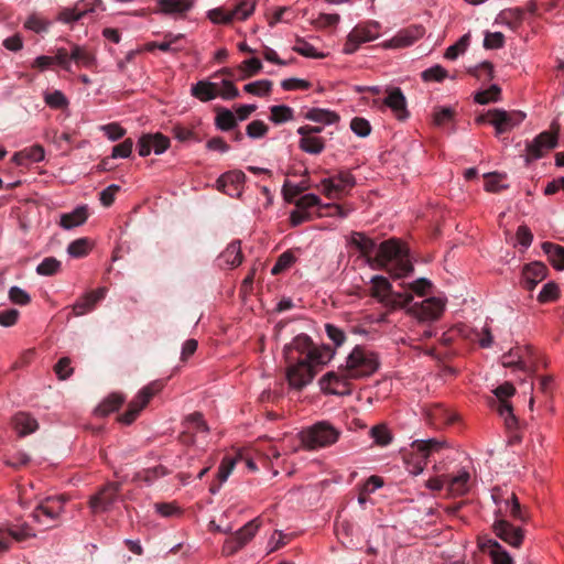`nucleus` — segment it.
I'll return each mask as SVG.
<instances>
[{"label":"nucleus","instance_id":"f257e3e1","mask_svg":"<svg viewBox=\"0 0 564 564\" xmlns=\"http://www.w3.org/2000/svg\"><path fill=\"white\" fill-rule=\"evenodd\" d=\"M350 245L367 258L372 269L384 270L392 278L400 279L413 272L409 249L399 239H389L377 246L376 241L361 232H352Z\"/></svg>","mask_w":564,"mask_h":564},{"label":"nucleus","instance_id":"f03ea898","mask_svg":"<svg viewBox=\"0 0 564 564\" xmlns=\"http://www.w3.org/2000/svg\"><path fill=\"white\" fill-rule=\"evenodd\" d=\"M333 350L327 347H316L311 337L300 334L283 348L285 362L311 361L313 364H327L333 358Z\"/></svg>","mask_w":564,"mask_h":564},{"label":"nucleus","instance_id":"7ed1b4c3","mask_svg":"<svg viewBox=\"0 0 564 564\" xmlns=\"http://www.w3.org/2000/svg\"><path fill=\"white\" fill-rule=\"evenodd\" d=\"M379 367L377 355L360 346H356L346 359L344 375L346 378L357 380L371 376Z\"/></svg>","mask_w":564,"mask_h":564},{"label":"nucleus","instance_id":"20e7f679","mask_svg":"<svg viewBox=\"0 0 564 564\" xmlns=\"http://www.w3.org/2000/svg\"><path fill=\"white\" fill-rule=\"evenodd\" d=\"M339 435V430L334 425L329 422L321 421L303 430L300 433V438L306 448L317 449L333 445L337 442Z\"/></svg>","mask_w":564,"mask_h":564},{"label":"nucleus","instance_id":"39448f33","mask_svg":"<svg viewBox=\"0 0 564 564\" xmlns=\"http://www.w3.org/2000/svg\"><path fill=\"white\" fill-rule=\"evenodd\" d=\"M525 118V113L519 110L506 111L503 109H491L476 118L477 123L489 122L495 127L496 134L500 135L511 131Z\"/></svg>","mask_w":564,"mask_h":564},{"label":"nucleus","instance_id":"423d86ee","mask_svg":"<svg viewBox=\"0 0 564 564\" xmlns=\"http://www.w3.org/2000/svg\"><path fill=\"white\" fill-rule=\"evenodd\" d=\"M286 380L289 386L297 391L310 384L318 371V367L325 364H313L311 361L286 362Z\"/></svg>","mask_w":564,"mask_h":564},{"label":"nucleus","instance_id":"0eeeda50","mask_svg":"<svg viewBox=\"0 0 564 564\" xmlns=\"http://www.w3.org/2000/svg\"><path fill=\"white\" fill-rule=\"evenodd\" d=\"M445 445V442L431 438V440H416L411 444V455H416V462L413 464L412 468L410 469V473L414 475L421 474L426 464L430 455L434 452H438L442 449Z\"/></svg>","mask_w":564,"mask_h":564},{"label":"nucleus","instance_id":"6e6552de","mask_svg":"<svg viewBox=\"0 0 564 564\" xmlns=\"http://www.w3.org/2000/svg\"><path fill=\"white\" fill-rule=\"evenodd\" d=\"M494 393L497 397V411L505 419L507 429H516L518 426V420L513 414L512 405L508 401V399L516 393V388L512 383L505 382L498 386L494 390Z\"/></svg>","mask_w":564,"mask_h":564},{"label":"nucleus","instance_id":"1a4fd4ad","mask_svg":"<svg viewBox=\"0 0 564 564\" xmlns=\"http://www.w3.org/2000/svg\"><path fill=\"white\" fill-rule=\"evenodd\" d=\"M121 490L120 482H107L88 501L93 513L106 512L117 501Z\"/></svg>","mask_w":564,"mask_h":564},{"label":"nucleus","instance_id":"9d476101","mask_svg":"<svg viewBox=\"0 0 564 564\" xmlns=\"http://www.w3.org/2000/svg\"><path fill=\"white\" fill-rule=\"evenodd\" d=\"M379 26L378 22H369L365 25L355 26L348 34L344 53L354 54L360 44L376 40L379 35Z\"/></svg>","mask_w":564,"mask_h":564},{"label":"nucleus","instance_id":"9b49d317","mask_svg":"<svg viewBox=\"0 0 564 564\" xmlns=\"http://www.w3.org/2000/svg\"><path fill=\"white\" fill-rule=\"evenodd\" d=\"M260 527L259 520L253 519L229 536L223 546V553L230 556L242 549L257 533Z\"/></svg>","mask_w":564,"mask_h":564},{"label":"nucleus","instance_id":"f8f14e48","mask_svg":"<svg viewBox=\"0 0 564 564\" xmlns=\"http://www.w3.org/2000/svg\"><path fill=\"white\" fill-rule=\"evenodd\" d=\"M159 390L160 387L156 383H151L141 389L129 403L127 411L119 417V421L127 425L131 424Z\"/></svg>","mask_w":564,"mask_h":564},{"label":"nucleus","instance_id":"ddd939ff","mask_svg":"<svg viewBox=\"0 0 564 564\" xmlns=\"http://www.w3.org/2000/svg\"><path fill=\"white\" fill-rule=\"evenodd\" d=\"M355 184L354 175L347 171H341L337 175L322 181L324 194L328 198H336L338 194L352 188Z\"/></svg>","mask_w":564,"mask_h":564},{"label":"nucleus","instance_id":"4468645a","mask_svg":"<svg viewBox=\"0 0 564 564\" xmlns=\"http://www.w3.org/2000/svg\"><path fill=\"white\" fill-rule=\"evenodd\" d=\"M350 378H346L344 375V366L339 367L338 371H329L324 375L319 380L321 389L330 394H348L350 392L348 381Z\"/></svg>","mask_w":564,"mask_h":564},{"label":"nucleus","instance_id":"2eb2a0df","mask_svg":"<svg viewBox=\"0 0 564 564\" xmlns=\"http://www.w3.org/2000/svg\"><path fill=\"white\" fill-rule=\"evenodd\" d=\"M170 147V139L164 134L144 133L138 140V151L141 156H148L152 151L162 154Z\"/></svg>","mask_w":564,"mask_h":564},{"label":"nucleus","instance_id":"dca6fc26","mask_svg":"<svg viewBox=\"0 0 564 564\" xmlns=\"http://www.w3.org/2000/svg\"><path fill=\"white\" fill-rule=\"evenodd\" d=\"M557 145V134L543 131L527 144L528 160H538Z\"/></svg>","mask_w":564,"mask_h":564},{"label":"nucleus","instance_id":"f3484780","mask_svg":"<svg viewBox=\"0 0 564 564\" xmlns=\"http://www.w3.org/2000/svg\"><path fill=\"white\" fill-rule=\"evenodd\" d=\"M494 532L498 538L513 547L522 544L524 532L521 528L514 527L503 519L496 520L492 525Z\"/></svg>","mask_w":564,"mask_h":564},{"label":"nucleus","instance_id":"a211bd4d","mask_svg":"<svg viewBox=\"0 0 564 564\" xmlns=\"http://www.w3.org/2000/svg\"><path fill=\"white\" fill-rule=\"evenodd\" d=\"M425 33V29L422 25H411L409 28L400 30L391 40L386 44V47H406L412 45L415 41L421 39Z\"/></svg>","mask_w":564,"mask_h":564},{"label":"nucleus","instance_id":"6ab92c4d","mask_svg":"<svg viewBox=\"0 0 564 564\" xmlns=\"http://www.w3.org/2000/svg\"><path fill=\"white\" fill-rule=\"evenodd\" d=\"M445 303L443 300L430 297L422 301L421 304H415L413 311L422 321H435L442 315Z\"/></svg>","mask_w":564,"mask_h":564},{"label":"nucleus","instance_id":"aec40b11","mask_svg":"<svg viewBox=\"0 0 564 564\" xmlns=\"http://www.w3.org/2000/svg\"><path fill=\"white\" fill-rule=\"evenodd\" d=\"M547 268L541 262L527 264L522 271V285L528 291L534 288L545 279Z\"/></svg>","mask_w":564,"mask_h":564},{"label":"nucleus","instance_id":"412c9836","mask_svg":"<svg viewBox=\"0 0 564 564\" xmlns=\"http://www.w3.org/2000/svg\"><path fill=\"white\" fill-rule=\"evenodd\" d=\"M387 97L383 100V104L389 107L398 119L403 120L409 117V111L406 109V99L399 87H394L391 89H387Z\"/></svg>","mask_w":564,"mask_h":564},{"label":"nucleus","instance_id":"4be33fe9","mask_svg":"<svg viewBox=\"0 0 564 564\" xmlns=\"http://www.w3.org/2000/svg\"><path fill=\"white\" fill-rule=\"evenodd\" d=\"M106 292V288H99L96 291L86 293L73 305L74 314L80 316L91 311L96 303L105 297Z\"/></svg>","mask_w":564,"mask_h":564},{"label":"nucleus","instance_id":"5701e85b","mask_svg":"<svg viewBox=\"0 0 564 564\" xmlns=\"http://www.w3.org/2000/svg\"><path fill=\"white\" fill-rule=\"evenodd\" d=\"M370 294L372 297L377 299L378 302L387 305L392 294L391 283L382 275L372 276Z\"/></svg>","mask_w":564,"mask_h":564},{"label":"nucleus","instance_id":"b1692460","mask_svg":"<svg viewBox=\"0 0 564 564\" xmlns=\"http://www.w3.org/2000/svg\"><path fill=\"white\" fill-rule=\"evenodd\" d=\"M29 536L30 533L23 530L0 528V553L8 552L13 541L21 542L26 540Z\"/></svg>","mask_w":564,"mask_h":564},{"label":"nucleus","instance_id":"393cba45","mask_svg":"<svg viewBox=\"0 0 564 564\" xmlns=\"http://www.w3.org/2000/svg\"><path fill=\"white\" fill-rule=\"evenodd\" d=\"M524 18V11L519 8L502 10L496 18L497 24L507 25L511 30H517Z\"/></svg>","mask_w":564,"mask_h":564},{"label":"nucleus","instance_id":"a878e982","mask_svg":"<svg viewBox=\"0 0 564 564\" xmlns=\"http://www.w3.org/2000/svg\"><path fill=\"white\" fill-rule=\"evenodd\" d=\"M13 427L18 432L20 436H25L28 434H31L37 430V422L34 417L26 413H18L14 415L13 420Z\"/></svg>","mask_w":564,"mask_h":564},{"label":"nucleus","instance_id":"bb28decb","mask_svg":"<svg viewBox=\"0 0 564 564\" xmlns=\"http://www.w3.org/2000/svg\"><path fill=\"white\" fill-rule=\"evenodd\" d=\"M192 95L202 101L213 100L218 95V84L199 80L192 86Z\"/></svg>","mask_w":564,"mask_h":564},{"label":"nucleus","instance_id":"cd10ccee","mask_svg":"<svg viewBox=\"0 0 564 564\" xmlns=\"http://www.w3.org/2000/svg\"><path fill=\"white\" fill-rule=\"evenodd\" d=\"M427 419L432 425L440 427L454 421V414L444 406L436 404L426 412Z\"/></svg>","mask_w":564,"mask_h":564},{"label":"nucleus","instance_id":"c85d7f7f","mask_svg":"<svg viewBox=\"0 0 564 564\" xmlns=\"http://www.w3.org/2000/svg\"><path fill=\"white\" fill-rule=\"evenodd\" d=\"M88 12H94V9L89 8L86 0H80L74 8L63 10L59 13V20L66 23L75 22L80 20Z\"/></svg>","mask_w":564,"mask_h":564},{"label":"nucleus","instance_id":"c756f323","mask_svg":"<svg viewBox=\"0 0 564 564\" xmlns=\"http://www.w3.org/2000/svg\"><path fill=\"white\" fill-rule=\"evenodd\" d=\"M88 217V212L85 206L77 207L72 213L63 214L61 217V226L65 229H70L83 225Z\"/></svg>","mask_w":564,"mask_h":564},{"label":"nucleus","instance_id":"7c9ffc66","mask_svg":"<svg viewBox=\"0 0 564 564\" xmlns=\"http://www.w3.org/2000/svg\"><path fill=\"white\" fill-rule=\"evenodd\" d=\"M542 249L555 269L564 270V247L545 241L542 243Z\"/></svg>","mask_w":564,"mask_h":564},{"label":"nucleus","instance_id":"2f4dec72","mask_svg":"<svg viewBox=\"0 0 564 564\" xmlns=\"http://www.w3.org/2000/svg\"><path fill=\"white\" fill-rule=\"evenodd\" d=\"M70 58L78 66L91 68L96 64L95 55L85 46L74 44L70 51Z\"/></svg>","mask_w":564,"mask_h":564},{"label":"nucleus","instance_id":"473e14b6","mask_svg":"<svg viewBox=\"0 0 564 564\" xmlns=\"http://www.w3.org/2000/svg\"><path fill=\"white\" fill-rule=\"evenodd\" d=\"M470 479V475L468 471L463 470L457 476L451 477L448 479L447 489L449 494L453 496H463L468 489V481Z\"/></svg>","mask_w":564,"mask_h":564},{"label":"nucleus","instance_id":"72a5a7b5","mask_svg":"<svg viewBox=\"0 0 564 564\" xmlns=\"http://www.w3.org/2000/svg\"><path fill=\"white\" fill-rule=\"evenodd\" d=\"M219 258L231 268L240 265L242 262L240 242L232 241L231 243H229L225 251L221 252Z\"/></svg>","mask_w":564,"mask_h":564},{"label":"nucleus","instance_id":"f704fd0d","mask_svg":"<svg viewBox=\"0 0 564 564\" xmlns=\"http://www.w3.org/2000/svg\"><path fill=\"white\" fill-rule=\"evenodd\" d=\"M169 471L166 467L159 465L152 468H147L141 471H138L133 476V481H143L147 485H152L156 479L167 475Z\"/></svg>","mask_w":564,"mask_h":564},{"label":"nucleus","instance_id":"c9c22d12","mask_svg":"<svg viewBox=\"0 0 564 564\" xmlns=\"http://www.w3.org/2000/svg\"><path fill=\"white\" fill-rule=\"evenodd\" d=\"M123 401L124 399L121 394L112 393L97 406L96 413L98 415L106 416L111 412L117 411Z\"/></svg>","mask_w":564,"mask_h":564},{"label":"nucleus","instance_id":"e433bc0d","mask_svg":"<svg viewBox=\"0 0 564 564\" xmlns=\"http://www.w3.org/2000/svg\"><path fill=\"white\" fill-rule=\"evenodd\" d=\"M305 118L311 121L323 122L327 124L335 123L339 120V116L337 113L321 108L311 109L306 112Z\"/></svg>","mask_w":564,"mask_h":564},{"label":"nucleus","instance_id":"4c0bfd02","mask_svg":"<svg viewBox=\"0 0 564 564\" xmlns=\"http://www.w3.org/2000/svg\"><path fill=\"white\" fill-rule=\"evenodd\" d=\"M235 465H236V458L230 457V456H225L223 458L220 466L218 468V473H217L218 486H217V488L214 486L210 487V491L213 494H215L216 490L228 479L229 475L231 474V471L235 468Z\"/></svg>","mask_w":564,"mask_h":564},{"label":"nucleus","instance_id":"58836bf2","mask_svg":"<svg viewBox=\"0 0 564 564\" xmlns=\"http://www.w3.org/2000/svg\"><path fill=\"white\" fill-rule=\"evenodd\" d=\"M246 181V175L240 170H234L221 174V182H226L236 196L240 195V187Z\"/></svg>","mask_w":564,"mask_h":564},{"label":"nucleus","instance_id":"ea45409f","mask_svg":"<svg viewBox=\"0 0 564 564\" xmlns=\"http://www.w3.org/2000/svg\"><path fill=\"white\" fill-rule=\"evenodd\" d=\"M299 147L306 153L319 154L324 151L325 142L318 137H302Z\"/></svg>","mask_w":564,"mask_h":564},{"label":"nucleus","instance_id":"a19ab883","mask_svg":"<svg viewBox=\"0 0 564 564\" xmlns=\"http://www.w3.org/2000/svg\"><path fill=\"white\" fill-rule=\"evenodd\" d=\"M256 8L254 0H240L232 10H230L232 20H247Z\"/></svg>","mask_w":564,"mask_h":564},{"label":"nucleus","instance_id":"79ce46f5","mask_svg":"<svg viewBox=\"0 0 564 564\" xmlns=\"http://www.w3.org/2000/svg\"><path fill=\"white\" fill-rule=\"evenodd\" d=\"M215 124L223 131H229L237 126V118L229 109L221 108L216 116Z\"/></svg>","mask_w":564,"mask_h":564},{"label":"nucleus","instance_id":"37998d69","mask_svg":"<svg viewBox=\"0 0 564 564\" xmlns=\"http://www.w3.org/2000/svg\"><path fill=\"white\" fill-rule=\"evenodd\" d=\"M160 6L165 13H183L191 9V0H161Z\"/></svg>","mask_w":564,"mask_h":564},{"label":"nucleus","instance_id":"c03bdc74","mask_svg":"<svg viewBox=\"0 0 564 564\" xmlns=\"http://www.w3.org/2000/svg\"><path fill=\"white\" fill-rule=\"evenodd\" d=\"M62 263L54 257H46L36 267V273L39 275L51 276L56 274L61 270Z\"/></svg>","mask_w":564,"mask_h":564},{"label":"nucleus","instance_id":"a18cd8bd","mask_svg":"<svg viewBox=\"0 0 564 564\" xmlns=\"http://www.w3.org/2000/svg\"><path fill=\"white\" fill-rule=\"evenodd\" d=\"M270 120L276 124L290 121L293 119V109L289 106L279 105L270 108Z\"/></svg>","mask_w":564,"mask_h":564},{"label":"nucleus","instance_id":"49530a36","mask_svg":"<svg viewBox=\"0 0 564 564\" xmlns=\"http://www.w3.org/2000/svg\"><path fill=\"white\" fill-rule=\"evenodd\" d=\"M501 89L498 85H491L488 89L478 91L475 95V101L480 105L498 101L500 99Z\"/></svg>","mask_w":564,"mask_h":564},{"label":"nucleus","instance_id":"de8ad7c7","mask_svg":"<svg viewBox=\"0 0 564 564\" xmlns=\"http://www.w3.org/2000/svg\"><path fill=\"white\" fill-rule=\"evenodd\" d=\"M370 435L375 443L380 446H387L392 442V434L384 424H379L370 430Z\"/></svg>","mask_w":564,"mask_h":564},{"label":"nucleus","instance_id":"09e8293b","mask_svg":"<svg viewBox=\"0 0 564 564\" xmlns=\"http://www.w3.org/2000/svg\"><path fill=\"white\" fill-rule=\"evenodd\" d=\"M89 249V240L87 238H79L68 245L67 252L74 258H83L88 253Z\"/></svg>","mask_w":564,"mask_h":564},{"label":"nucleus","instance_id":"8fccbe9b","mask_svg":"<svg viewBox=\"0 0 564 564\" xmlns=\"http://www.w3.org/2000/svg\"><path fill=\"white\" fill-rule=\"evenodd\" d=\"M272 82L268 79H260L257 82L249 83L245 85L243 89L248 94H252L256 96L268 95L271 91Z\"/></svg>","mask_w":564,"mask_h":564},{"label":"nucleus","instance_id":"3c124183","mask_svg":"<svg viewBox=\"0 0 564 564\" xmlns=\"http://www.w3.org/2000/svg\"><path fill=\"white\" fill-rule=\"evenodd\" d=\"M506 506L509 508L510 516L522 522L528 520V514L522 509L516 494H511V497L506 500Z\"/></svg>","mask_w":564,"mask_h":564},{"label":"nucleus","instance_id":"603ef678","mask_svg":"<svg viewBox=\"0 0 564 564\" xmlns=\"http://www.w3.org/2000/svg\"><path fill=\"white\" fill-rule=\"evenodd\" d=\"M208 19L215 24H230L234 20L230 10L215 8L207 12Z\"/></svg>","mask_w":564,"mask_h":564},{"label":"nucleus","instance_id":"864d4df0","mask_svg":"<svg viewBox=\"0 0 564 564\" xmlns=\"http://www.w3.org/2000/svg\"><path fill=\"white\" fill-rule=\"evenodd\" d=\"M294 262H295L294 254L291 251H285L278 258V261L271 269V273L273 275L280 274L282 271L290 268Z\"/></svg>","mask_w":564,"mask_h":564},{"label":"nucleus","instance_id":"5fc2aeb1","mask_svg":"<svg viewBox=\"0 0 564 564\" xmlns=\"http://www.w3.org/2000/svg\"><path fill=\"white\" fill-rule=\"evenodd\" d=\"M293 50L299 53L302 56L311 57V58H322L324 57L323 54H319L316 52V48L304 41L303 39L296 40V45L293 47Z\"/></svg>","mask_w":564,"mask_h":564},{"label":"nucleus","instance_id":"6e6d98bb","mask_svg":"<svg viewBox=\"0 0 564 564\" xmlns=\"http://www.w3.org/2000/svg\"><path fill=\"white\" fill-rule=\"evenodd\" d=\"M505 177V175L499 173H488L485 175V189L487 192L498 193L501 189L508 187V185H500V181Z\"/></svg>","mask_w":564,"mask_h":564},{"label":"nucleus","instance_id":"4d7b16f0","mask_svg":"<svg viewBox=\"0 0 564 564\" xmlns=\"http://www.w3.org/2000/svg\"><path fill=\"white\" fill-rule=\"evenodd\" d=\"M268 131L269 127L261 120H253L246 128L248 137L252 139L263 138Z\"/></svg>","mask_w":564,"mask_h":564},{"label":"nucleus","instance_id":"13d9d810","mask_svg":"<svg viewBox=\"0 0 564 564\" xmlns=\"http://www.w3.org/2000/svg\"><path fill=\"white\" fill-rule=\"evenodd\" d=\"M51 509V520L58 518L63 511L64 505L67 501L65 496L47 497L44 499Z\"/></svg>","mask_w":564,"mask_h":564},{"label":"nucleus","instance_id":"bf43d9fd","mask_svg":"<svg viewBox=\"0 0 564 564\" xmlns=\"http://www.w3.org/2000/svg\"><path fill=\"white\" fill-rule=\"evenodd\" d=\"M447 77V72L441 65H435L422 72V79L425 82H442Z\"/></svg>","mask_w":564,"mask_h":564},{"label":"nucleus","instance_id":"052dcab7","mask_svg":"<svg viewBox=\"0 0 564 564\" xmlns=\"http://www.w3.org/2000/svg\"><path fill=\"white\" fill-rule=\"evenodd\" d=\"M468 43H469V35L465 34L464 36L460 37V40L457 43H455L454 45H451L446 50L445 57L448 59L457 58L459 54L465 52V50L468 46Z\"/></svg>","mask_w":564,"mask_h":564},{"label":"nucleus","instance_id":"680f3d73","mask_svg":"<svg viewBox=\"0 0 564 564\" xmlns=\"http://www.w3.org/2000/svg\"><path fill=\"white\" fill-rule=\"evenodd\" d=\"M350 129L354 131V133L361 138L369 135L371 132V126L369 121L360 117H355L350 121Z\"/></svg>","mask_w":564,"mask_h":564},{"label":"nucleus","instance_id":"e2e57ef3","mask_svg":"<svg viewBox=\"0 0 564 564\" xmlns=\"http://www.w3.org/2000/svg\"><path fill=\"white\" fill-rule=\"evenodd\" d=\"M455 115V111L451 107H438L435 108L434 115H433V121L436 126L441 127L445 124L446 122L453 120Z\"/></svg>","mask_w":564,"mask_h":564},{"label":"nucleus","instance_id":"0e129e2a","mask_svg":"<svg viewBox=\"0 0 564 564\" xmlns=\"http://www.w3.org/2000/svg\"><path fill=\"white\" fill-rule=\"evenodd\" d=\"M558 296V288L555 283L550 282L543 285L542 290L538 295V301L541 303H547L554 301Z\"/></svg>","mask_w":564,"mask_h":564},{"label":"nucleus","instance_id":"69168bd1","mask_svg":"<svg viewBox=\"0 0 564 564\" xmlns=\"http://www.w3.org/2000/svg\"><path fill=\"white\" fill-rule=\"evenodd\" d=\"M413 300V295L409 292L400 293V292H393L391 294V297L389 299V302L387 303V306L390 307H403L408 304H410Z\"/></svg>","mask_w":564,"mask_h":564},{"label":"nucleus","instance_id":"338daca9","mask_svg":"<svg viewBox=\"0 0 564 564\" xmlns=\"http://www.w3.org/2000/svg\"><path fill=\"white\" fill-rule=\"evenodd\" d=\"M325 332L327 337L334 343L336 347L341 346L346 340V335L343 329L333 324H326Z\"/></svg>","mask_w":564,"mask_h":564},{"label":"nucleus","instance_id":"774afa93","mask_svg":"<svg viewBox=\"0 0 564 564\" xmlns=\"http://www.w3.org/2000/svg\"><path fill=\"white\" fill-rule=\"evenodd\" d=\"M45 102L55 109H62L67 106V99L64 94L59 90H55L53 93L45 95Z\"/></svg>","mask_w":564,"mask_h":564}]
</instances>
